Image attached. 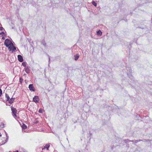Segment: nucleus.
<instances>
[{"label": "nucleus", "mask_w": 152, "mask_h": 152, "mask_svg": "<svg viewBox=\"0 0 152 152\" xmlns=\"http://www.w3.org/2000/svg\"><path fill=\"white\" fill-rule=\"evenodd\" d=\"M50 147V145L49 144H46L45 146L44 147V148H42V150H45V149H46L47 150H48V148Z\"/></svg>", "instance_id": "20e7f679"}, {"label": "nucleus", "mask_w": 152, "mask_h": 152, "mask_svg": "<svg viewBox=\"0 0 152 152\" xmlns=\"http://www.w3.org/2000/svg\"><path fill=\"white\" fill-rule=\"evenodd\" d=\"M6 97L7 99V100L8 101L10 99V97L9 95L7 94H6Z\"/></svg>", "instance_id": "9b49d317"}, {"label": "nucleus", "mask_w": 152, "mask_h": 152, "mask_svg": "<svg viewBox=\"0 0 152 152\" xmlns=\"http://www.w3.org/2000/svg\"><path fill=\"white\" fill-rule=\"evenodd\" d=\"M92 4L95 6H96V3L95 2L93 1L92 2Z\"/></svg>", "instance_id": "2eb2a0df"}, {"label": "nucleus", "mask_w": 152, "mask_h": 152, "mask_svg": "<svg viewBox=\"0 0 152 152\" xmlns=\"http://www.w3.org/2000/svg\"><path fill=\"white\" fill-rule=\"evenodd\" d=\"M8 140V138H7L6 139V140H5V142H2V143L1 144V145H3V144H4L5 143H6V142Z\"/></svg>", "instance_id": "4468645a"}, {"label": "nucleus", "mask_w": 152, "mask_h": 152, "mask_svg": "<svg viewBox=\"0 0 152 152\" xmlns=\"http://www.w3.org/2000/svg\"><path fill=\"white\" fill-rule=\"evenodd\" d=\"M22 80H23V79L21 78H20V81L21 83Z\"/></svg>", "instance_id": "6ab92c4d"}, {"label": "nucleus", "mask_w": 152, "mask_h": 152, "mask_svg": "<svg viewBox=\"0 0 152 152\" xmlns=\"http://www.w3.org/2000/svg\"><path fill=\"white\" fill-rule=\"evenodd\" d=\"M4 32H1L0 33V34L1 35H3V34H4Z\"/></svg>", "instance_id": "aec40b11"}, {"label": "nucleus", "mask_w": 152, "mask_h": 152, "mask_svg": "<svg viewBox=\"0 0 152 152\" xmlns=\"http://www.w3.org/2000/svg\"><path fill=\"white\" fill-rule=\"evenodd\" d=\"M2 39H4V37H2Z\"/></svg>", "instance_id": "4be33fe9"}, {"label": "nucleus", "mask_w": 152, "mask_h": 152, "mask_svg": "<svg viewBox=\"0 0 152 152\" xmlns=\"http://www.w3.org/2000/svg\"><path fill=\"white\" fill-rule=\"evenodd\" d=\"M28 88L30 91H34L35 89L32 84H30Z\"/></svg>", "instance_id": "7ed1b4c3"}, {"label": "nucleus", "mask_w": 152, "mask_h": 152, "mask_svg": "<svg viewBox=\"0 0 152 152\" xmlns=\"http://www.w3.org/2000/svg\"><path fill=\"white\" fill-rule=\"evenodd\" d=\"M9 100V103L10 104H12L13 103L14 100L13 98H11Z\"/></svg>", "instance_id": "9d476101"}, {"label": "nucleus", "mask_w": 152, "mask_h": 152, "mask_svg": "<svg viewBox=\"0 0 152 152\" xmlns=\"http://www.w3.org/2000/svg\"><path fill=\"white\" fill-rule=\"evenodd\" d=\"M96 34L97 35L101 36L102 35V32L100 30H99L97 32Z\"/></svg>", "instance_id": "1a4fd4ad"}, {"label": "nucleus", "mask_w": 152, "mask_h": 152, "mask_svg": "<svg viewBox=\"0 0 152 152\" xmlns=\"http://www.w3.org/2000/svg\"><path fill=\"white\" fill-rule=\"evenodd\" d=\"M3 28L2 27H0V30H2L3 29Z\"/></svg>", "instance_id": "412c9836"}, {"label": "nucleus", "mask_w": 152, "mask_h": 152, "mask_svg": "<svg viewBox=\"0 0 152 152\" xmlns=\"http://www.w3.org/2000/svg\"><path fill=\"white\" fill-rule=\"evenodd\" d=\"M18 59L19 61L20 62H22L23 61V57L21 55H19L18 56Z\"/></svg>", "instance_id": "39448f33"}, {"label": "nucleus", "mask_w": 152, "mask_h": 152, "mask_svg": "<svg viewBox=\"0 0 152 152\" xmlns=\"http://www.w3.org/2000/svg\"><path fill=\"white\" fill-rule=\"evenodd\" d=\"M2 94V91L1 89L0 88V96H1Z\"/></svg>", "instance_id": "a211bd4d"}, {"label": "nucleus", "mask_w": 152, "mask_h": 152, "mask_svg": "<svg viewBox=\"0 0 152 152\" xmlns=\"http://www.w3.org/2000/svg\"><path fill=\"white\" fill-rule=\"evenodd\" d=\"M1 135H2L1 134V133H0V137H1Z\"/></svg>", "instance_id": "5701e85b"}, {"label": "nucleus", "mask_w": 152, "mask_h": 152, "mask_svg": "<svg viewBox=\"0 0 152 152\" xmlns=\"http://www.w3.org/2000/svg\"><path fill=\"white\" fill-rule=\"evenodd\" d=\"M14 152H18V151H16Z\"/></svg>", "instance_id": "b1692460"}, {"label": "nucleus", "mask_w": 152, "mask_h": 152, "mask_svg": "<svg viewBox=\"0 0 152 152\" xmlns=\"http://www.w3.org/2000/svg\"><path fill=\"white\" fill-rule=\"evenodd\" d=\"M22 129H25L26 128L27 126L23 124V125H22Z\"/></svg>", "instance_id": "ddd939ff"}, {"label": "nucleus", "mask_w": 152, "mask_h": 152, "mask_svg": "<svg viewBox=\"0 0 152 152\" xmlns=\"http://www.w3.org/2000/svg\"><path fill=\"white\" fill-rule=\"evenodd\" d=\"M4 44L7 47H8V49L9 51H12L13 52L16 50V48L15 47L11 40L8 39L5 40L4 42Z\"/></svg>", "instance_id": "f257e3e1"}, {"label": "nucleus", "mask_w": 152, "mask_h": 152, "mask_svg": "<svg viewBox=\"0 0 152 152\" xmlns=\"http://www.w3.org/2000/svg\"><path fill=\"white\" fill-rule=\"evenodd\" d=\"M34 123L35 124H37V118H36L35 119V121L34 122Z\"/></svg>", "instance_id": "f3484780"}, {"label": "nucleus", "mask_w": 152, "mask_h": 152, "mask_svg": "<svg viewBox=\"0 0 152 152\" xmlns=\"http://www.w3.org/2000/svg\"><path fill=\"white\" fill-rule=\"evenodd\" d=\"M43 111V110L41 109H40L39 110V112L40 113H42V112Z\"/></svg>", "instance_id": "dca6fc26"}, {"label": "nucleus", "mask_w": 152, "mask_h": 152, "mask_svg": "<svg viewBox=\"0 0 152 152\" xmlns=\"http://www.w3.org/2000/svg\"><path fill=\"white\" fill-rule=\"evenodd\" d=\"M11 110L12 112V113L14 114V115L15 116V118L16 117H17L16 113H17V110L15 108H14L12 107L11 108Z\"/></svg>", "instance_id": "f03ea898"}, {"label": "nucleus", "mask_w": 152, "mask_h": 152, "mask_svg": "<svg viewBox=\"0 0 152 152\" xmlns=\"http://www.w3.org/2000/svg\"><path fill=\"white\" fill-rule=\"evenodd\" d=\"M25 70L26 73H28L29 72V67L27 66L25 67Z\"/></svg>", "instance_id": "0eeeda50"}, {"label": "nucleus", "mask_w": 152, "mask_h": 152, "mask_svg": "<svg viewBox=\"0 0 152 152\" xmlns=\"http://www.w3.org/2000/svg\"><path fill=\"white\" fill-rule=\"evenodd\" d=\"M22 65L24 67H27V66H26L27 64H26V62H23V63H22Z\"/></svg>", "instance_id": "f8f14e48"}, {"label": "nucleus", "mask_w": 152, "mask_h": 152, "mask_svg": "<svg viewBox=\"0 0 152 152\" xmlns=\"http://www.w3.org/2000/svg\"><path fill=\"white\" fill-rule=\"evenodd\" d=\"M38 96H35L33 98V101L34 102H35L36 103L38 102Z\"/></svg>", "instance_id": "423d86ee"}, {"label": "nucleus", "mask_w": 152, "mask_h": 152, "mask_svg": "<svg viewBox=\"0 0 152 152\" xmlns=\"http://www.w3.org/2000/svg\"><path fill=\"white\" fill-rule=\"evenodd\" d=\"M79 57V54H76L75 56V60L76 61L78 59Z\"/></svg>", "instance_id": "6e6552de"}]
</instances>
